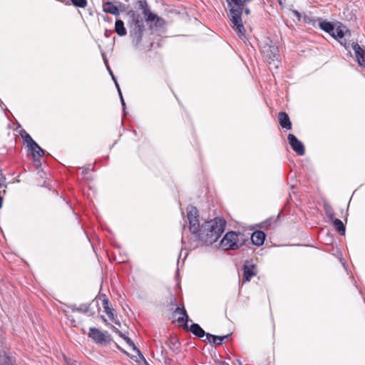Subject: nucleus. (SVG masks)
<instances>
[{
    "mask_svg": "<svg viewBox=\"0 0 365 365\" xmlns=\"http://www.w3.org/2000/svg\"><path fill=\"white\" fill-rule=\"evenodd\" d=\"M226 222L220 217H216L205 222L196 236L197 240L205 245L215 242L224 232Z\"/></svg>",
    "mask_w": 365,
    "mask_h": 365,
    "instance_id": "obj_1",
    "label": "nucleus"
},
{
    "mask_svg": "<svg viewBox=\"0 0 365 365\" xmlns=\"http://www.w3.org/2000/svg\"><path fill=\"white\" fill-rule=\"evenodd\" d=\"M230 9L231 27L240 37L245 36V29L242 21L244 7L252 0H226Z\"/></svg>",
    "mask_w": 365,
    "mask_h": 365,
    "instance_id": "obj_2",
    "label": "nucleus"
},
{
    "mask_svg": "<svg viewBox=\"0 0 365 365\" xmlns=\"http://www.w3.org/2000/svg\"><path fill=\"white\" fill-rule=\"evenodd\" d=\"M260 48L261 52L268 63L273 64V67L277 68L279 64L278 47L273 44L270 39L267 38L261 43Z\"/></svg>",
    "mask_w": 365,
    "mask_h": 365,
    "instance_id": "obj_3",
    "label": "nucleus"
},
{
    "mask_svg": "<svg viewBox=\"0 0 365 365\" xmlns=\"http://www.w3.org/2000/svg\"><path fill=\"white\" fill-rule=\"evenodd\" d=\"M132 24L130 26V36L133 43L138 46L142 39L144 31V21L140 14L131 12Z\"/></svg>",
    "mask_w": 365,
    "mask_h": 365,
    "instance_id": "obj_4",
    "label": "nucleus"
},
{
    "mask_svg": "<svg viewBox=\"0 0 365 365\" xmlns=\"http://www.w3.org/2000/svg\"><path fill=\"white\" fill-rule=\"evenodd\" d=\"M245 240L242 234L231 231L223 237L220 242V246L225 250H235L242 246Z\"/></svg>",
    "mask_w": 365,
    "mask_h": 365,
    "instance_id": "obj_5",
    "label": "nucleus"
},
{
    "mask_svg": "<svg viewBox=\"0 0 365 365\" xmlns=\"http://www.w3.org/2000/svg\"><path fill=\"white\" fill-rule=\"evenodd\" d=\"M187 217L189 222V229L190 232L196 237L200 232L201 226L200 225L199 222L198 211L195 207H187Z\"/></svg>",
    "mask_w": 365,
    "mask_h": 365,
    "instance_id": "obj_6",
    "label": "nucleus"
},
{
    "mask_svg": "<svg viewBox=\"0 0 365 365\" xmlns=\"http://www.w3.org/2000/svg\"><path fill=\"white\" fill-rule=\"evenodd\" d=\"M88 336L101 345H106L110 341V335L106 331L103 332L96 328H90Z\"/></svg>",
    "mask_w": 365,
    "mask_h": 365,
    "instance_id": "obj_7",
    "label": "nucleus"
},
{
    "mask_svg": "<svg viewBox=\"0 0 365 365\" xmlns=\"http://www.w3.org/2000/svg\"><path fill=\"white\" fill-rule=\"evenodd\" d=\"M348 31V29L345 26L339 24L337 26H334V29L331 34V36L334 37L335 39H337L341 44L344 45V47L349 51L350 46L351 43H346V42H343L341 39L345 36L346 33Z\"/></svg>",
    "mask_w": 365,
    "mask_h": 365,
    "instance_id": "obj_8",
    "label": "nucleus"
},
{
    "mask_svg": "<svg viewBox=\"0 0 365 365\" xmlns=\"http://www.w3.org/2000/svg\"><path fill=\"white\" fill-rule=\"evenodd\" d=\"M289 143L294 151L299 155H304L305 153L304 146L303 143L299 140L295 135L289 133L287 136Z\"/></svg>",
    "mask_w": 365,
    "mask_h": 365,
    "instance_id": "obj_9",
    "label": "nucleus"
},
{
    "mask_svg": "<svg viewBox=\"0 0 365 365\" xmlns=\"http://www.w3.org/2000/svg\"><path fill=\"white\" fill-rule=\"evenodd\" d=\"M350 48L354 51L359 65L365 68V49L361 48L356 42H351Z\"/></svg>",
    "mask_w": 365,
    "mask_h": 365,
    "instance_id": "obj_10",
    "label": "nucleus"
},
{
    "mask_svg": "<svg viewBox=\"0 0 365 365\" xmlns=\"http://www.w3.org/2000/svg\"><path fill=\"white\" fill-rule=\"evenodd\" d=\"M257 274L256 267L254 264L246 262L244 264V273L242 277V282H249L251 278Z\"/></svg>",
    "mask_w": 365,
    "mask_h": 365,
    "instance_id": "obj_11",
    "label": "nucleus"
},
{
    "mask_svg": "<svg viewBox=\"0 0 365 365\" xmlns=\"http://www.w3.org/2000/svg\"><path fill=\"white\" fill-rule=\"evenodd\" d=\"M140 6L143 7V4L145 5V7H143V14L146 19L147 21H154L156 20L157 23H159L160 21H163L161 19L158 17L155 14H153L150 10L147 8L146 3L140 1Z\"/></svg>",
    "mask_w": 365,
    "mask_h": 365,
    "instance_id": "obj_12",
    "label": "nucleus"
},
{
    "mask_svg": "<svg viewBox=\"0 0 365 365\" xmlns=\"http://www.w3.org/2000/svg\"><path fill=\"white\" fill-rule=\"evenodd\" d=\"M174 314H175V316L178 315L176 320L179 323H182V324L183 323L185 324V326L187 327V323L189 320V318H188V316L187 314L185 309L183 307L182 308L177 307L174 312Z\"/></svg>",
    "mask_w": 365,
    "mask_h": 365,
    "instance_id": "obj_13",
    "label": "nucleus"
},
{
    "mask_svg": "<svg viewBox=\"0 0 365 365\" xmlns=\"http://www.w3.org/2000/svg\"><path fill=\"white\" fill-rule=\"evenodd\" d=\"M265 234L262 231H255L251 236V240L255 245L259 246L264 243Z\"/></svg>",
    "mask_w": 365,
    "mask_h": 365,
    "instance_id": "obj_14",
    "label": "nucleus"
},
{
    "mask_svg": "<svg viewBox=\"0 0 365 365\" xmlns=\"http://www.w3.org/2000/svg\"><path fill=\"white\" fill-rule=\"evenodd\" d=\"M278 118L280 125L282 128H286L287 130H290L292 128V123L287 113L284 112L279 113Z\"/></svg>",
    "mask_w": 365,
    "mask_h": 365,
    "instance_id": "obj_15",
    "label": "nucleus"
},
{
    "mask_svg": "<svg viewBox=\"0 0 365 365\" xmlns=\"http://www.w3.org/2000/svg\"><path fill=\"white\" fill-rule=\"evenodd\" d=\"M103 9L105 12L118 16L119 14L118 8L112 2L108 1L103 4Z\"/></svg>",
    "mask_w": 365,
    "mask_h": 365,
    "instance_id": "obj_16",
    "label": "nucleus"
},
{
    "mask_svg": "<svg viewBox=\"0 0 365 365\" xmlns=\"http://www.w3.org/2000/svg\"><path fill=\"white\" fill-rule=\"evenodd\" d=\"M34 158H41L44 155V150L35 142L29 147Z\"/></svg>",
    "mask_w": 365,
    "mask_h": 365,
    "instance_id": "obj_17",
    "label": "nucleus"
},
{
    "mask_svg": "<svg viewBox=\"0 0 365 365\" xmlns=\"http://www.w3.org/2000/svg\"><path fill=\"white\" fill-rule=\"evenodd\" d=\"M115 31L120 36H125L127 34L124 23L120 19H117L115 23Z\"/></svg>",
    "mask_w": 365,
    "mask_h": 365,
    "instance_id": "obj_18",
    "label": "nucleus"
},
{
    "mask_svg": "<svg viewBox=\"0 0 365 365\" xmlns=\"http://www.w3.org/2000/svg\"><path fill=\"white\" fill-rule=\"evenodd\" d=\"M228 335H225L222 336L212 335L211 334L207 333L206 339L212 342L215 344L220 345L222 343L225 339H227Z\"/></svg>",
    "mask_w": 365,
    "mask_h": 365,
    "instance_id": "obj_19",
    "label": "nucleus"
},
{
    "mask_svg": "<svg viewBox=\"0 0 365 365\" xmlns=\"http://www.w3.org/2000/svg\"><path fill=\"white\" fill-rule=\"evenodd\" d=\"M190 331L198 337H202L206 336V333L205 331L200 327L197 324H192L190 327Z\"/></svg>",
    "mask_w": 365,
    "mask_h": 365,
    "instance_id": "obj_20",
    "label": "nucleus"
},
{
    "mask_svg": "<svg viewBox=\"0 0 365 365\" xmlns=\"http://www.w3.org/2000/svg\"><path fill=\"white\" fill-rule=\"evenodd\" d=\"M103 307L104 312L106 313V314L108 316V317L111 320H113L114 315L113 313V309L109 307V302H108V299H106V298L103 299Z\"/></svg>",
    "mask_w": 365,
    "mask_h": 365,
    "instance_id": "obj_21",
    "label": "nucleus"
},
{
    "mask_svg": "<svg viewBox=\"0 0 365 365\" xmlns=\"http://www.w3.org/2000/svg\"><path fill=\"white\" fill-rule=\"evenodd\" d=\"M0 365H14L13 359L8 356L5 352L0 351Z\"/></svg>",
    "mask_w": 365,
    "mask_h": 365,
    "instance_id": "obj_22",
    "label": "nucleus"
},
{
    "mask_svg": "<svg viewBox=\"0 0 365 365\" xmlns=\"http://www.w3.org/2000/svg\"><path fill=\"white\" fill-rule=\"evenodd\" d=\"M69 308L71 309L72 311L86 313L89 310V305L87 304H81L79 307H77L76 304H71L69 306Z\"/></svg>",
    "mask_w": 365,
    "mask_h": 365,
    "instance_id": "obj_23",
    "label": "nucleus"
},
{
    "mask_svg": "<svg viewBox=\"0 0 365 365\" xmlns=\"http://www.w3.org/2000/svg\"><path fill=\"white\" fill-rule=\"evenodd\" d=\"M333 224L337 231L342 235L345 234V227L342 221L339 219H334Z\"/></svg>",
    "mask_w": 365,
    "mask_h": 365,
    "instance_id": "obj_24",
    "label": "nucleus"
},
{
    "mask_svg": "<svg viewBox=\"0 0 365 365\" xmlns=\"http://www.w3.org/2000/svg\"><path fill=\"white\" fill-rule=\"evenodd\" d=\"M334 25L328 21H321L319 23V27L324 31L329 33L330 35L334 29Z\"/></svg>",
    "mask_w": 365,
    "mask_h": 365,
    "instance_id": "obj_25",
    "label": "nucleus"
},
{
    "mask_svg": "<svg viewBox=\"0 0 365 365\" xmlns=\"http://www.w3.org/2000/svg\"><path fill=\"white\" fill-rule=\"evenodd\" d=\"M116 332H118V333L119 334V335H120L121 337H123V338L124 339V340L126 341V343H127V344H128L130 347H132V349H133L134 351H136V353H137L138 354L141 355V354H140V351H139V349H138L135 347V346L134 343L133 342V341H132L130 338H128V337H127V336H125L124 335H123V334H122L120 331H118V330H116Z\"/></svg>",
    "mask_w": 365,
    "mask_h": 365,
    "instance_id": "obj_26",
    "label": "nucleus"
},
{
    "mask_svg": "<svg viewBox=\"0 0 365 365\" xmlns=\"http://www.w3.org/2000/svg\"><path fill=\"white\" fill-rule=\"evenodd\" d=\"M21 136L24 139L25 143H26L27 147L31 146L35 141L32 139V138L26 132L21 134Z\"/></svg>",
    "mask_w": 365,
    "mask_h": 365,
    "instance_id": "obj_27",
    "label": "nucleus"
},
{
    "mask_svg": "<svg viewBox=\"0 0 365 365\" xmlns=\"http://www.w3.org/2000/svg\"><path fill=\"white\" fill-rule=\"evenodd\" d=\"M73 4L76 6L84 8L87 5V0H71Z\"/></svg>",
    "mask_w": 365,
    "mask_h": 365,
    "instance_id": "obj_28",
    "label": "nucleus"
},
{
    "mask_svg": "<svg viewBox=\"0 0 365 365\" xmlns=\"http://www.w3.org/2000/svg\"><path fill=\"white\" fill-rule=\"evenodd\" d=\"M326 214L330 218V220H331L332 221L334 220V219H335L334 217V211L330 207H327L326 208Z\"/></svg>",
    "mask_w": 365,
    "mask_h": 365,
    "instance_id": "obj_29",
    "label": "nucleus"
},
{
    "mask_svg": "<svg viewBox=\"0 0 365 365\" xmlns=\"http://www.w3.org/2000/svg\"><path fill=\"white\" fill-rule=\"evenodd\" d=\"M271 225V220H267L262 223V227H267Z\"/></svg>",
    "mask_w": 365,
    "mask_h": 365,
    "instance_id": "obj_30",
    "label": "nucleus"
},
{
    "mask_svg": "<svg viewBox=\"0 0 365 365\" xmlns=\"http://www.w3.org/2000/svg\"><path fill=\"white\" fill-rule=\"evenodd\" d=\"M119 96H120V101H121V104H122L123 108L125 110V101H124V99L123 98V95H122L121 92H120V95Z\"/></svg>",
    "mask_w": 365,
    "mask_h": 365,
    "instance_id": "obj_31",
    "label": "nucleus"
},
{
    "mask_svg": "<svg viewBox=\"0 0 365 365\" xmlns=\"http://www.w3.org/2000/svg\"><path fill=\"white\" fill-rule=\"evenodd\" d=\"M105 63H106V66H107V68H108V72L110 73V75H111V76H112L113 80H115V76H114V75L113 74V72H112V71L110 70V67L108 66V63H107V61H106V59H105Z\"/></svg>",
    "mask_w": 365,
    "mask_h": 365,
    "instance_id": "obj_32",
    "label": "nucleus"
},
{
    "mask_svg": "<svg viewBox=\"0 0 365 365\" xmlns=\"http://www.w3.org/2000/svg\"><path fill=\"white\" fill-rule=\"evenodd\" d=\"M245 12L247 15H249L250 13V10L247 7V5L244 7L242 12Z\"/></svg>",
    "mask_w": 365,
    "mask_h": 365,
    "instance_id": "obj_33",
    "label": "nucleus"
},
{
    "mask_svg": "<svg viewBox=\"0 0 365 365\" xmlns=\"http://www.w3.org/2000/svg\"><path fill=\"white\" fill-rule=\"evenodd\" d=\"M39 158H34V162H35V165L38 167L41 165V163H40V160H39Z\"/></svg>",
    "mask_w": 365,
    "mask_h": 365,
    "instance_id": "obj_34",
    "label": "nucleus"
},
{
    "mask_svg": "<svg viewBox=\"0 0 365 365\" xmlns=\"http://www.w3.org/2000/svg\"><path fill=\"white\" fill-rule=\"evenodd\" d=\"M113 81H114L115 84V86H116V88H117V89H118V93L120 94V92H121V91H120V89L119 85H118V83H117V81H116L115 79V80H113Z\"/></svg>",
    "mask_w": 365,
    "mask_h": 365,
    "instance_id": "obj_35",
    "label": "nucleus"
},
{
    "mask_svg": "<svg viewBox=\"0 0 365 365\" xmlns=\"http://www.w3.org/2000/svg\"><path fill=\"white\" fill-rule=\"evenodd\" d=\"M218 365H229V364L225 361H220V362H219Z\"/></svg>",
    "mask_w": 365,
    "mask_h": 365,
    "instance_id": "obj_36",
    "label": "nucleus"
},
{
    "mask_svg": "<svg viewBox=\"0 0 365 365\" xmlns=\"http://www.w3.org/2000/svg\"><path fill=\"white\" fill-rule=\"evenodd\" d=\"M2 201H3V198H2V197L0 195V208L2 207Z\"/></svg>",
    "mask_w": 365,
    "mask_h": 365,
    "instance_id": "obj_37",
    "label": "nucleus"
},
{
    "mask_svg": "<svg viewBox=\"0 0 365 365\" xmlns=\"http://www.w3.org/2000/svg\"><path fill=\"white\" fill-rule=\"evenodd\" d=\"M295 14H296V15H297V16H299V14L298 11H295Z\"/></svg>",
    "mask_w": 365,
    "mask_h": 365,
    "instance_id": "obj_38",
    "label": "nucleus"
}]
</instances>
